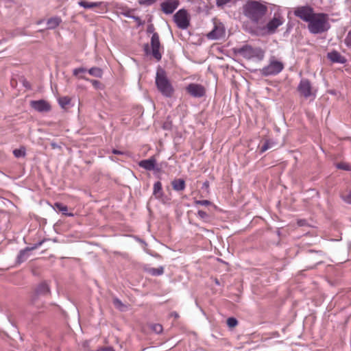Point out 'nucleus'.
I'll list each match as a JSON object with an SVG mask.
<instances>
[{
  "label": "nucleus",
  "instance_id": "2f4dec72",
  "mask_svg": "<svg viewBox=\"0 0 351 351\" xmlns=\"http://www.w3.org/2000/svg\"><path fill=\"white\" fill-rule=\"evenodd\" d=\"M113 304H114V306L116 307H117L120 310H123V308L125 307V306L123 304L121 301L120 300H119L118 298H114L113 300Z\"/></svg>",
  "mask_w": 351,
  "mask_h": 351
},
{
  "label": "nucleus",
  "instance_id": "a211bd4d",
  "mask_svg": "<svg viewBox=\"0 0 351 351\" xmlns=\"http://www.w3.org/2000/svg\"><path fill=\"white\" fill-rule=\"evenodd\" d=\"M153 195L157 199H160L162 197L163 192L162 189V184L160 182L158 181L154 183L153 187Z\"/></svg>",
  "mask_w": 351,
  "mask_h": 351
},
{
  "label": "nucleus",
  "instance_id": "4468645a",
  "mask_svg": "<svg viewBox=\"0 0 351 351\" xmlns=\"http://www.w3.org/2000/svg\"><path fill=\"white\" fill-rule=\"evenodd\" d=\"M50 292L49 285L45 282H41L38 285L35 290V295L32 296V303L36 304V298L40 295H46Z\"/></svg>",
  "mask_w": 351,
  "mask_h": 351
},
{
  "label": "nucleus",
  "instance_id": "cd10ccee",
  "mask_svg": "<svg viewBox=\"0 0 351 351\" xmlns=\"http://www.w3.org/2000/svg\"><path fill=\"white\" fill-rule=\"evenodd\" d=\"M150 328L156 334H160L163 330L162 326L160 324H152Z\"/></svg>",
  "mask_w": 351,
  "mask_h": 351
},
{
  "label": "nucleus",
  "instance_id": "4c0bfd02",
  "mask_svg": "<svg viewBox=\"0 0 351 351\" xmlns=\"http://www.w3.org/2000/svg\"><path fill=\"white\" fill-rule=\"evenodd\" d=\"M345 42L348 46L351 47V32L348 34Z\"/></svg>",
  "mask_w": 351,
  "mask_h": 351
},
{
  "label": "nucleus",
  "instance_id": "6ab92c4d",
  "mask_svg": "<svg viewBox=\"0 0 351 351\" xmlns=\"http://www.w3.org/2000/svg\"><path fill=\"white\" fill-rule=\"evenodd\" d=\"M172 186L175 191H183L185 188V182L182 179H177L172 182Z\"/></svg>",
  "mask_w": 351,
  "mask_h": 351
},
{
  "label": "nucleus",
  "instance_id": "4be33fe9",
  "mask_svg": "<svg viewBox=\"0 0 351 351\" xmlns=\"http://www.w3.org/2000/svg\"><path fill=\"white\" fill-rule=\"evenodd\" d=\"M273 143H271L269 140H265L261 142V144L259 145L260 152H265L267 149L271 147Z\"/></svg>",
  "mask_w": 351,
  "mask_h": 351
},
{
  "label": "nucleus",
  "instance_id": "e433bc0d",
  "mask_svg": "<svg viewBox=\"0 0 351 351\" xmlns=\"http://www.w3.org/2000/svg\"><path fill=\"white\" fill-rule=\"evenodd\" d=\"M86 71V69L84 68H77L73 70V75L77 76L80 73H84Z\"/></svg>",
  "mask_w": 351,
  "mask_h": 351
},
{
  "label": "nucleus",
  "instance_id": "37998d69",
  "mask_svg": "<svg viewBox=\"0 0 351 351\" xmlns=\"http://www.w3.org/2000/svg\"><path fill=\"white\" fill-rule=\"evenodd\" d=\"M112 154H122L121 152L117 151L116 149H113Z\"/></svg>",
  "mask_w": 351,
  "mask_h": 351
},
{
  "label": "nucleus",
  "instance_id": "412c9836",
  "mask_svg": "<svg viewBox=\"0 0 351 351\" xmlns=\"http://www.w3.org/2000/svg\"><path fill=\"white\" fill-rule=\"evenodd\" d=\"M241 54L247 58H250L254 55V49L250 46H244L241 49Z\"/></svg>",
  "mask_w": 351,
  "mask_h": 351
},
{
  "label": "nucleus",
  "instance_id": "c756f323",
  "mask_svg": "<svg viewBox=\"0 0 351 351\" xmlns=\"http://www.w3.org/2000/svg\"><path fill=\"white\" fill-rule=\"evenodd\" d=\"M238 324L237 320L234 317H229L227 319V324L229 327L233 328L235 327Z\"/></svg>",
  "mask_w": 351,
  "mask_h": 351
},
{
  "label": "nucleus",
  "instance_id": "423d86ee",
  "mask_svg": "<svg viewBox=\"0 0 351 351\" xmlns=\"http://www.w3.org/2000/svg\"><path fill=\"white\" fill-rule=\"evenodd\" d=\"M174 21L180 29H186L189 26V16L184 9L178 10L173 16Z\"/></svg>",
  "mask_w": 351,
  "mask_h": 351
},
{
  "label": "nucleus",
  "instance_id": "b1692460",
  "mask_svg": "<svg viewBox=\"0 0 351 351\" xmlns=\"http://www.w3.org/2000/svg\"><path fill=\"white\" fill-rule=\"evenodd\" d=\"M71 99L68 96L60 97L58 99V103L62 108H66L71 103Z\"/></svg>",
  "mask_w": 351,
  "mask_h": 351
},
{
  "label": "nucleus",
  "instance_id": "2eb2a0df",
  "mask_svg": "<svg viewBox=\"0 0 351 351\" xmlns=\"http://www.w3.org/2000/svg\"><path fill=\"white\" fill-rule=\"evenodd\" d=\"M43 241H41L37 243H36L34 246L32 247H25V249L21 250L19 252V254H18L17 256V261L19 263H23L24 262L25 260H27V258H28L29 256V252L30 251H32L34 250H36L37 248H38L40 246L42 245V244L43 243Z\"/></svg>",
  "mask_w": 351,
  "mask_h": 351
},
{
  "label": "nucleus",
  "instance_id": "ea45409f",
  "mask_svg": "<svg viewBox=\"0 0 351 351\" xmlns=\"http://www.w3.org/2000/svg\"><path fill=\"white\" fill-rule=\"evenodd\" d=\"M25 148L22 147L20 149H16L13 151L12 154H25Z\"/></svg>",
  "mask_w": 351,
  "mask_h": 351
},
{
  "label": "nucleus",
  "instance_id": "72a5a7b5",
  "mask_svg": "<svg viewBox=\"0 0 351 351\" xmlns=\"http://www.w3.org/2000/svg\"><path fill=\"white\" fill-rule=\"evenodd\" d=\"M341 197L346 203L351 204V191L348 195H341Z\"/></svg>",
  "mask_w": 351,
  "mask_h": 351
},
{
  "label": "nucleus",
  "instance_id": "de8ad7c7",
  "mask_svg": "<svg viewBox=\"0 0 351 351\" xmlns=\"http://www.w3.org/2000/svg\"><path fill=\"white\" fill-rule=\"evenodd\" d=\"M215 282H216V284H217V285H219V282H218V280H216V281H215Z\"/></svg>",
  "mask_w": 351,
  "mask_h": 351
},
{
  "label": "nucleus",
  "instance_id": "f03ea898",
  "mask_svg": "<svg viewBox=\"0 0 351 351\" xmlns=\"http://www.w3.org/2000/svg\"><path fill=\"white\" fill-rule=\"evenodd\" d=\"M267 10L266 5L256 1H248L243 7V14L257 26L262 23Z\"/></svg>",
  "mask_w": 351,
  "mask_h": 351
},
{
  "label": "nucleus",
  "instance_id": "aec40b11",
  "mask_svg": "<svg viewBox=\"0 0 351 351\" xmlns=\"http://www.w3.org/2000/svg\"><path fill=\"white\" fill-rule=\"evenodd\" d=\"M62 20L60 17H52V18H50L49 19H48L47 21V25H48V28L49 29H54L56 28V27H58L60 23H61Z\"/></svg>",
  "mask_w": 351,
  "mask_h": 351
},
{
  "label": "nucleus",
  "instance_id": "f704fd0d",
  "mask_svg": "<svg viewBox=\"0 0 351 351\" xmlns=\"http://www.w3.org/2000/svg\"><path fill=\"white\" fill-rule=\"evenodd\" d=\"M82 78L87 81H89L95 88H97V89L99 88L101 83L99 81L95 80H90V79H88L86 77H82Z\"/></svg>",
  "mask_w": 351,
  "mask_h": 351
},
{
  "label": "nucleus",
  "instance_id": "7ed1b4c3",
  "mask_svg": "<svg viewBox=\"0 0 351 351\" xmlns=\"http://www.w3.org/2000/svg\"><path fill=\"white\" fill-rule=\"evenodd\" d=\"M156 85L158 91L165 97H171L174 93V88L167 77L165 71L159 69L156 76Z\"/></svg>",
  "mask_w": 351,
  "mask_h": 351
},
{
  "label": "nucleus",
  "instance_id": "c85d7f7f",
  "mask_svg": "<svg viewBox=\"0 0 351 351\" xmlns=\"http://www.w3.org/2000/svg\"><path fill=\"white\" fill-rule=\"evenodd\" d=\"M336 167H337V168H338L339 169L351 171V166H350L349 164L344 162H339V163L336 164Z\"/></svg>",
  "mask_w": 351,
  "mask_h": 351
},
{
  "label": "nucleus",
  "instance_id": "20e7f679",
  "mask_svg": "<svg viewBox=\"0 0 351 351\" xmlns=\"http://www.w3.org/2000/svg\"><path fill=\"white\" fill-rule=\"evenodd\" d=\"M284 19L280 14H275L274 17L265 26L258 25L254 30L257 35L265 36L267 34H273L276 32L278 27L284 23Z\"/></svg>",
  "mask_w": 351,
  "mask_h": 351
},
{
  "label": "nucleus",
  "instance_id": "0eeeda50",
  "mask_svg": "<svg viewBox=\"0 0 351 351\" xmlns=\"http://www.w3.org/2000/svg\"><path fill=\"white\" fill-rule=\"evenodd\" d=\"M151 47H152V54L153 57L157 60L159 61L162 58V51L163 50L161 47L159 36L158 33L154 32L152 34L151 38Z\"/></svg>",
  "mask_w": 351,
  "mask_h": 351
},
{
  "label": "nucleus",
  "instance_id": "49530a36",
  "mask_svg": "<svg viewBox=\"0 0 351 351\" xmlns=\"http://www.w3.org/2000/svg\"><path fill=\"white\" fill-rule=\"evenodd\" d=\"M51 147H53V148H54V147H55V146H56L54 143H51Z\"/></svg>",
  "mask_w": 351,
  "mask_h": 351
},
{
  "label": "nucleus",
  "instance_id": "39448f33",
  "mask_svg": "<svg viewBox=\"0 0 351 351\" xmlns=\"http://www.w3.org/2000/svg\"><path fill=\"white\" fill-rule=\"evenodd\" d=\"M282 62L277 60L275 56L269 58V64L261 69V73L265 76L276 75L284 69Z\"/></svg>",
  "mask_w": 351,
  "mask_h": 351
},
{
  "label": "nucleus",
  "instance_id": "f8f14e48",
  "mask_svg": "<svg viewBox=\"0 0 351 351\" xmlns=\"http://www.w3.org/2000/svg\"><path fill=\"white\" fill-rule=\"evenodd\" d=\"M30 106L39 112H49L51 109L50 104L43 99L32 101Z\"/></svg>",
  "mask_w": 351,
  "mask_h": 351
},
{
  "label": "nucleus",
  "instance_id": "ddd939ff",
  "mask_svg": "<svg viewBox=\"0 0 351 351\" xmlns=\"http://www.w3.org/2000/svg\"><path fill=\"white\" fill-rule=\"evenodd\" d=\"M79 5L84 8H97L98 13H104L107 10L106 5L102 2H88L86 1H80Z\"/></svg>",
  "mask_w": 351,
  "mask_h": 351
},
{
  "label": "nucleus",
  "instance_id": "473e14b6",
  "mask_svg": "<svg viewBox=\"0 0 351 351\" xmlns=\"http://www.w3.org/2000/svg\"><path fill=\"white\" fill-rule=\"evenodd\" d=\"M157 0H138L141 5L149 6L154 4Z\"/></svg>",
  "mask_w": 351,
  "mask_h": 351
},
{
  "label": "nucleus",
  "instance_id": "1a4fd4ad",
  "mask_svg": "<svg viewBox=\"0 0 351 351\" xmlns=\"http://www.w3.org/2000/svg\"><path fill=\"white\" fill-rule=\"evenodd\" d=\"M298 90L305 98H308L313 95L311 84L307 79L301 80L298 86Z\"/></svg>",
  "mask_w": 351,
  "mask_h": 351
},
{
  "label": "nucleus",
  "instance_id": "a19ab883",
  "mask_svg": "<svg viewBox=\"0 0 351 351\" xmlns=\"http://www.w3.org/2000/svg\"><path fill=\"white\" fill-rule=\"evenodd\" d=\"M97 351H114V350L111 347H105V348H101L97 350Z\"/></svg>",
  "mask_w": 351,
  "mask_h": 351
},
{
  "label": "nucleus",
  "instance_id": "dca6fc26",
  "mask_svg": "<svg viewBox=\"0 0 351 351\" xmlns=\"http://www.w3.org/2000/svg\"><path fill=\"white\" fill-rule=\"evenodd\" d=\"M138 165L147 171H159L156 160L154 157L147 160H143L138 162Z\"/></svg>",
  "mask_w": 351,
  "mask_h": 351
},
{
  "label": "nucleus",
  "instance_id": "bb28decb",
  "mask_svg": "<svg viewBox=\"0 0 351 351\" xmlns=\"http://www.w3.org/2000/svg\"><path fill=\"white\" fill-rule=\"evenodd\" d=\"M197 215L199 219H201L205 222H208L210 219L208 214L206 212L202 210H198Z\"/></svg>",
  "mask_w": 351,
  "mask_h": 351
},
{
  "label": "nucleus",
  "instance_id": "9d476101",
  "mask_svg": "<svg viewBox=\"0 0 351 351\" xmlns=\"http://www.w3.org/2000/svg\"><path fill=\"white\" fill-rule=\"evenodd\" d=\"M225 35V28L221 23L214 22V28L207 34L210 39H219Z\"/></svg>",
  "mask_w": 351,
  "mask_h": 351
},
{
  "label": "nucleus",
  "instance_id": "58836bf2",
  "mask_svg": "<svg viewBox=\"0 0 351 351\" xmlns=\"http://www.w3.org/2000/svg\"><path fill=\"white\" fill-rule=\"evenodd\" d=\"M231 0H217V5L218 6H223L230 2Z\"/></svg>",
  "mask_w": 351,
  "mask_h": 351
},
{
  "label": "nucleus",
  "instance_id": "f3484780",
  "mask_svg": "<svg viewBox=\"0 0 351 351\" xmlns=\"http://www.w3.org/2000/svg\"><path fill=\"white\" fill-rule=\"evenodd\" d=\"M328 58L333 62L343 64L346 61V58L337 51L328 53Z\"/></svg>",
  "mask_w": 351,
  "mask_h": 351
},
{
  "label": "nucleus",
  "instance_id": "a878e982",
  "mask_svg": "<svg viewBox=\"0 0 351 351\" xmlns=\"http://www.w3.org/2000/svg\"><path fill=\"white\" fill-rule=\"evenodd\" d=\"M149 272L152 276H160L164 273V268L162 267L158 268H151L149 269Z\"/></svg>",
  "mask_w": 351,
  "mask_h": 351
},
{
  "label": "nucleus",
  "instance_id": "7c9ffc66",
  "mask_svg": "<svg viewBox=\"0 0 351 351\" xmlns=\"http://www.w3.org/2000/svg\"><path fill=\"white\" fill-rule=\"evenodd\" d=\"M195 205H201V206H210L211 205V202H210L209 200H196L195 202Z\"/></svg>",
  "mask_w": 351,
  "mask_h": 351
},
{
  "label": "nucleus",
  "instance_id": "6e6552de",
  "mask_svg": "<svg viewBox=\"0 0 351 351\" xmlns=\"http://www.w3.org/2000/svg\"><path fill=\"white\" fill-rule=\"evenodd\" d=\"M186 90L193 97H202L206 94L205 87L199 84L191 83L186 87Z\"/></svg>",
  "mask_w": 351,
  "mask_h": 351
},
{
  "label": "nucleus",
  "instance_id": "09e8293b",
  "mask_svg": "<svg viewBox=\"0 0 351 351\" xmlns=\"http://www.w3.org/2000/svg\"><path fill=\"white\" fill-rule=\"evenodd\" d=\"M15 156H17V157H19V156H20L21 155L16 154V155H15Z\"/></svg>",
  "mask_w": 351,
  "mask_h": 351
},
{
  "label": "nucleus",
  "instance_id": "a18cd8bd",
  "mask_svg": "<svg viewBox=\"0 0 351 351\" xmlns=\"http://www.w3.org/2000/svg\"><path fill=\"white\" fill-rule=\"evenodd\" d=\"M204 185L205 186H208V182H204Z\"/></svg>",
  "mask_w": 351,
  "mask_h": 351
},
{
  "label": "nucleus",
  "instance_id": "9b49d317",
  "mask_svg": "<svg viewBox=\"0 0 351 351\" xmlns=\"http://www.w3.org/2000/svg\"><path fill=\"white\" fill-rule=\"evenodd\" d=\"M178 0H166L161 3V10L166 14H172L178 7Z\"/></svg>",
  "mask_w": 351,
  "mask_h": 351
},
{
  "label": "nucleus",
  "instance_id": "79ce46f5",
  "mask_svg": "<svg viewBox=\"0 0 351 351\" xmlns=\"http://www.w3.org/2000/svg\"><path fill=\"white\" fill-rule=\"evenodd\" d=\"M145 51L147 54L149 53V46L147 45L145 46Z\"/></svg>",
  "mask_w": 351,
  "mask_h": 351
},
{
  "label": "nucleus",
  "instance_id": "5701e85b",
  "mask_svg": "<svg viewBox=\"0 0 351 351\" xmlns=\"http://www.w3.org/2000/svg\"><path fill=\"white\" fill-rule=\"evenodd\" d=\"M88 73L90 75L97 77H101L102 76V71L98 67H92L88 70Z\"/></svg>",
  "mask_w": 351,
  "mask_h": 351
},
{
  "label": "nucleus",
  "instance_id": "c9c22d12",
  "mask_svg": "<svg viewBox=\"0 0 351 351\" xmlns=\"http://www.w3.org/2000/svg\"><path fill=\"white\" fill-rule=\"evenodd\" d=\"M172 126V123L170 121H167L163 123L162 128L165 130H170Z\"/></svg>",
  "mask_w": 351,
  "mask_h": 351
},
{
  "label": "nucleus",
  "instance_id": "c03bdc74",
  "mask_svg": "<svg viewBox=\"0 0 351 351\" xmlns=\"http://www.w3.org/2000/svg\"><path fill=\"white\" fill-rule=\"evenodd\" d=\"M171 315H172V316H174L176 318H177V317H178V313H176V312L172 313H171Z\"/></svg>",
  "mask_w": 351,
  "mask_h": 351
},
{
  "label": "nucleus",
  "instance_id": "393cba45",
  "mask_svg": "<svg viewBox=\"0 0 351 351\" xmlns=\"http://www.w3.org/2000/svg\"><path fill=\"white\" fill-rule=\"evenodd\" d=\"M55 207L59 210L61 211L64 215L72 216V214H67L66 212L68 210V208L66 206L64 205L62 203L56 202L55 204Z\"/></svg>",
  "mask_w": 351,
  "mask_h": 351
},
{
  "label": "nucleus",
  "instance_id": "f257e3e1",
  "mask_svg": "<svg viewBox=\"0 0 351 351\" xmlns=\"http://www.w3.org/2000/svg\"><path fill=\"white\" fill-rule=\"evenodd\" d=\"M294 14L307 23L308 29L311 34H322L330 27L329 16L325 13H316L311 7H299L294 11Z\"/></svg>",
  "mask_w": 351,
  "mask_h": 351
}]
</instances>
